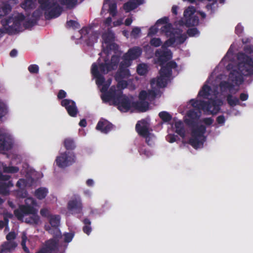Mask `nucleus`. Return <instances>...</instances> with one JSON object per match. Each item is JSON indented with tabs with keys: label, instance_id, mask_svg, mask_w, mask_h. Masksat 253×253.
Instances as JSON below:
<instances>
[{
	"label": "nucleus",
	"instance_id": "obj_1",
	"mask_svg": "<svg viewBox=\"0 0 253 253\" xmlns=\"http://www.w3.org/2000/svg\"><path fill=\"white\" fill-rule=\"evenodd\" d=\"M124 17L122 16L113 22L110 17L105 20L104 25L107 29L102 34L103 51L101 53V57L98 59L97 64H92L91 73L96 78V83L101 92V97L104 102L117 106L118 109L123 112H145L149 108L148 101L153 99L159 95L160 89L166 86L170 79V68H176V64L175 62H170L168 63L166 66L163 65L159 77L154 79L151 82L152 90L148 92L142 91L139 96V102H134L132 97L126 96L123 94L122 92V90L127 84L126 80L130 76L127 67L130 65L132 60L137 58L141 54V50L139 47L131 48L124 55L120 63L119 69L115 75V80L118 82L117 85L112 86L108 90V88L111 84V80L106 81L101 75L107 74L117 68L120 55L118 46L113 42L114 34L110 29L122 25Z\"/></svg>",
	"mask_w": 253,
	"mask_h": 253
},
{
	"label": "nucleus",
	"instance_id": "obj_2",
	"mask_svg": "<svg viewBox=\"0 0 253 253\" xmlns=\"http://www.w3.org/2000/svg\"><path fill=\"white\" fill-rule=\"evenodd\" d=\"M169 18L164 17L157 20L156 24L152 26L149 30L148 36H153L156 35L159 30L160 26H163L161 28V33L165 36L168 40L166 41L162 47V49L158 50L156 53L157 62L163 65L165 62L172 57V54L170 50L167 49L168 47L175 46L183 43L186 40V36L182 34L180 29H174L171 24H168Z\"/></svg>",
	"mask_w": 253,
	"mask_h": 253
},
{
	"label": "nucleus",
	"instance_id": "obj_3",
	"mask_svg": "<svg viewBox=\"0 0 253 253\" xmlns=\"http://www.w3.org/2000/svg\"><path fill=\"white\" fill-rule=\"evenodd\" d=\"M210 84L208 81L204 85L202 89L198 94L199 100H192L190 104L193 107V109L190 110L185 116V121L187 123L199 118L201 114L197 111L198 109H201L206 114H216L219 110L222 101L217 99L219 92L217 91H212L211 86L208 85Z\"/></svg>",
	"mask_w": 253,
	"mask_h": 253
},
{
	"label": "nucleus",
	"instance_id": "obj_4",
	"mask_svg": "<svg viewBox=\"0 0 253 253\" xmlns=\"http://www.w3.org/2000/svg\"><path fill=\"white\" fill-rule=\"evenodd\" d=\"M238 60V65L234 67L230 73L228 83L229 84L226 85L225 82L221 83L219 89L222 92L227 89L233 92L232 87L235 88V91H237L238 86L243 82V76L253 74V49L248 55L240 54Z\"/></svg>",
	"mask_w": 253,
	"mask_h": 253
},
{
	"label": "nucleus",
	"instance_id": "obj_5",
	"mask_svg": "<svg viewBox=\"0 0 253 253\" xmlns=\"http://www.w3.org/2000/svg\"><path fill=\"white\" fill-rule=\"evenodd\" d=\"M2 27L0 28V38L4 34L14 35L23 31L31 25L28 18L21 13H14L11 17L1 22Z\"/></svg>",
	"mask_w": 253,
	"mask_h": 253
},
{
	"label": "nucleus",
	"instance_id": "obj_6",
	"mask_svg": "<svg viewBox=\"0 0 253 253\" xmlns=\"http://www.w3.org/2000/svg\"><path fill=\"white\" fill-rule=\"evenodd\" d=\"M55 0H39L40 7L33 13V16L38 18L43 14L46 19L55 18L61 13V7L56 4Z\"/></svg>",
	"mask_w": 253,
	"mask_h": 253
},
{
	"label": "nucleus",
	"instance_id": "obj_7",
	"mask_svg": "<svg viewBox=\"0 0 253 253\" xmlns=\"http://www.w3.org/2000/svg\"><path fill=\"white\" fill-rule=\"evenodd\" d=\"M37 213L38 210L35 207H19L14 211L15 216L20 221H23L24 216L31 214L25 219V222L31 224L37 225L39 223L40 219Z\"/></svg>",
	"mask_w": 253,
	"mask_h": 253
},
{
	"label": "nucleus",
	"instance_id": "obj_8",
	"mask_svg": "<svg viewBox=\"0 0 253 253\" xmlns=\"http://www.w3.org/2000/svg\"><path fill=\"white\" fill-rule=\"evenodd\" d=\"M206 127L201 123L194 125L191 128L189 143L195 149L202 147L205 141Z\"/></svg>",
	"mask_w": 253,
	"mask_h": 253
},
{
	"label": "nucleus",
	"instance_id": "obj_9",
	"mask_svg": "<svg viewBox=\"0 0 253 253\" xmlns=\"http://www.w3.org/2000/svg\"><path fill=\"white\" fill-rule=\"evenodd\" d=\"M18 171V168L15 167H7L4 164L0 162V193L6 194L8 193V188L13 185L10 181H6L9 177L6 175L1 174L2 171L5 172L15 173Z\"/></svg>",
	"mask_w": 253,
	"mask_h": 253
},
{
	"label": "nucleus",
	"instance_id": "obj_10",
	"mask_svg": "<svg viewBox=\"0 0 253 253\" xmlns=\"http://www.w3.org/2000/svg\"><path fill=\"white\" fill-rule=\"evenodd\" d=\"M198 14H200L203 18L206 17V14L203 12H196L193 6H189L184 11V17L180 25H185L187 26H194L199 24V20L197 17Z\"/></svg>",
	"mask_w": 253,
	"mask_h": 253
},
{
	"label": "nucleus",
	"instance_id": "obj_11",
	"mask_svg": "<svg viewBox=\"0 0 253 253\" xmlns=\"http://www.w3.org/2000/svg\"><path fill=\"white\" fill-rule=\"evenodd\" d=\"M136 129L139 135L144 137L149 145H151L155 140V136L150 132L148 120H142L136 125Z\"/></svg>",
	"mask_w": 253,
	"mask_h": 253
},
{
	"label": "nucleus",
	"instance_id": "obj_12",
	"mask_svg": "<svg viewBox=\"0 0 253 253\" xmlns=\"http://www.w3.org/2000/svg\"><path fill=\"white\" fill-rule=\"evenodd\" d=\"M75 159V156L73 153L65 152L60 153L56 157L55 162L59 167L65 168L74 163Z\"/></svg>",
	"mask_w": 253,
	"mask_h": 253
},
{
	"label": "nucleus",
	"instance_id": "obj_13",
	"mask_svg": "<svg viewBox=\"0 0 253 253\" xmlns=\"http://www.w3.org/2000/svg\"><path fill=\"white\" fill-rule=\"evenodd\" d=\"M13 144L12 137L9 135H4L0 129V152L3 153L5 151L10 149Z\"/></svg>",
	"mask_w": 253,
	"mask_h": 253
},
{
	"label": "nucleus",
	"instance_id": "obj_14",
	"mask_svg": "<svg viewBox=\"0 0 253 253\" xmlns=\"http://www.w3.org/2000/svg\"><path fill=\"white\" fill-rule=\"evenodd\" d=\"M59 240L50 239L45 242L44 246L42 249L46 253H56L58 251Z\"/></svg>",
	"mask_w": 253,
	"mask_h": 253
},
{
	"label": "nucleus",
	"instance_id": "obj_15",
	"mask_svg": "<svg viewBox=\"0 0 253 253\" xmlns=\"http://www.w3.org/2000/svg\"><path fill=\"white\" fill-rule=\"evenodd\" d=\"M109 0H105V2L102 8V12H104L105 11H108L110 15L111 16V17H110L112 18V22H113L114 20H117L115 17L117 13V5L115 3H110ZM118 19V18H117V19Z\"/></svg>",
	"mask_w": 253,
	"mask_h": 253
},
{
	"label": "nucleus",
	"instance_id": "obj_16",
	"mask_svg": "<svg viewBox=\"0 0 253 253\" xmlns=\"http://www.w3.org/2000/svg\"><path fill=\"white\" fill-rule=\"evenodd\" d=\"M61 105L65 107L68 114L72 117H75L78 112L75 103L71 100L64 99L61 101Z\"/></svg>",
	"mask_w": 253,
	"mask_h": 253
},
{
	"label": "nucleus",
	"instance_id": "obj_17",
	"mask_svg": "<svg viewBox=\"0 0 253 253\" xmlns=\"http://www.w3.org/2000/svg\"><path fill=\"white\" fill-rule=\"evenodd\" d=\"M145 0H130L124 4L123 9L126 12H128L136 8L139 5L143 4Z\"/></svg>",
	"mask_w": 253,
	"mask_h": 253
},
{
	"label": "nucleus",
	"instance_id": "obj_18",
	"mask_svg": "<svg viewBox=\"0 0 253 253\" xmlns=\"http://www.w3.org/2000/svg\"><path fill=\"white\" fill-rule=\"evenodd\" d=\"M17 246V244L14 241H6L1 246V250L4 253L12 252Z\"/></svg>",
	"mask_w": 253,
	"mask_h": 253
},
{
	"label": "nucleus",
	"instance_id": "obj_19",
	"mask_svg": "<svg viewBox=\"0 0 253 253\" xmlns=\"http://www.w3.org/2000/svg\"><path fill=\"white\" fill-rule=\"evenodd\" d=\"M112 127V125L106 120L100 121L96 126V129L103 133H107Z\"/></svg>",
	"mask_w": 253,
	"mask_h": 253
},
{
	"label": "nucleus",
	"instance_id": "obj_20",
	"mask_svg": "<svg viewBox=\"0 0 253 253\" xmlns=\"http://www.w3.org/2000/svg\"><path fill=\"white\" fill-rule=\"evenodd\" d=\"M173 129L182 138H184V129L183 125L180 120H174V123L172 126Z\"/></svg>",
	"mask_w": 253,
	"mask_h": 253
},
{
	"label": "nucleus",
	"instance_id": "obj_21",
	"mask_svg": "<svg viewBox=\"0 0 253 253\" xmlns=\"http://www.w3.org/2000/svg\"><path fill=\"white\" fill-rule=\"evenodd\" d=\"M45 229L53 236L52 239L59 240L61 237V231L58 227H51L49 225H45Z\"/></svg>",
	"mask_w": 253,
	"mask_h": 253
},
{
	"label": "nucleus",
	"instance_id": "obj_22",
	"mask_svg": "<svg viewBox=\"0 0 253 253\" xmlns=\"http://www.w3.org/2000/svg\"><path fill=\"white\" fill-rule=\"evenodd\" d=\"M0 215H3V221H4L6 224V226H7L9 222V219H12L13 217V214L7 211L4 208V207H0Z\"/></svg>",
	"mask_w": 253,
	"mask_h": 253
},
{
	"label": "nucleus",
	"instance_id": "obj_23",
	"mask_svg": "<svg viewBox=\"0 0 253 253\" xmlns=\"http://www.w3.org/2000/svg\"><path fill=\"white\" fill-rule=\"evenodd\" d=\"M32 181V179L31 178H29L27 176L26 177V179L24 178L19 179V180L17 183V186L20 188L24 189L26 187L31 186Z\"/></svg>",
	"mask_w": 253,
	"mask_h": 253
},
{
	"label": "nucleus",
	"instance_id": "obj_24",
	"mask_svg": "<svg viewBox=\"0 0 253 253\" xmlns=\"http://www.w3.org/2000/svg\"><path fill=\"white\" fill-rule=\"evenodd\" d=\"M51 227H58L60 223V216L59 215H52L48 218Z\"/></svg>",
	"mask_w": 253,
	"mask_h": 253
},
{
	"label": "nucleus",
	"instance_id": "obj_25",
	"mask_svg": "<svg viewBox=\"0 0 253 253\" xmlns=\"http://www.w3.org/2000/svg\"><path fill=\"white\" fill-rule=\"evenodd\" d=\"M48 193V190L44 187H41L35 191V195L39 199H42L45 197Z\"/></svg>",
	"mask_w": 253,
	"mask_h": 253
},
{
	"label": "nucleus",
	"instance_id": "obj_26",
	"mask_svg": "<svg viewBox=\"0 0 253 253\" xmlns=\"http://www.w3.org/2000/svg\"><path fill=\"white\" fill-rule=\"evenodd\" d=\"M82 207H68V210L66 212L67 216L75 215L82 212Z\"/></svg>",
	"mask_w": 253,
	"mask_h": 253
},
{
	"label": "nucleus",
	"instance_id": "obj_27",
	"mask_svg": "<svg viewBox=\"0 0 253 253\" xmlns=\"http://www.w3.org/2000/svg\"><path fill=\"white\" fill-rule=\"evenodd\" d=\"M83 223L84 225L83 226V230L84 233L89 235L92 231L91 221L88 218H85L84 219Z\"/></svg>",
	"mask_w": 253,
	"mask_h": 253
},
{
	"label": "nucleus",
	"instance_id": "obj_28",
	"mask_svg": "<svg viewBox=\"0 0 253 253\" xmlns=\"http://www.w3.org/2000/svg\"><path fill=\"white\" fill-rule=\"evenodd\" d=\"M36 0H26L22 4V7L26 10H28L34 7Z\"/></svg>",
	"mask_w": 253,
	"mask_h": 253
},
{
	"label": "nucleus",
	"instance_id": "obj_29",
	"mask_svg": "<svg viewBox=\"0 0 253 253\" xmlns=\"http://www.w3.org/2000/svg\"><path fill=\"white\" fill-rule=\"evenodd\" d=\"M21 238H22V241H21V246H22V248L23 251L26 253H30V251H29V249L27 247L26 245L28 239H27V237L26 235V233L25 232L22 233Z\"/></svg>",
	"mask_w": 253,
	"mask_h": 253
},
{
	"label": "nucleus",
	"instance_id": "obj_30",
	"mask_svg": "<svg viewBox=\"0 0 253 253\" xmlns=\"http://www.w3.org/2000/svg\"><path fill=\"white\" fill-rule=\"evenodd\" d=\"M61 5H64L67 7L71 8L77 3V0H59Z\"/></svg>",
	"mask_w": 253,
	"mask_h": 253
},
{
	"label": "nucleus",
	"instance_id": "obj_31",
	"mask_svg": "<svg viewBox=\"0 0 253 253\" xmlns=\"http://www.w3.org/2000/svg\"><path fill=\"white\" fill-rule=\"evenodd\" d=\"M11 10L10 6L6 4H2L0 8V17L5 16Z\"/></svg>",
	"mask_w": 253,
	"mask_h": 253
},
{
	"label": "nucleus",
	"instance_id": "obj_32",
	"mask_svg": "<svg viewBox=\"0 0 253 253\" xmlns=\"http://www.w3.org/2000/svg\"><path fill=\"white\" fill-rule=\"evenodd\" d=\"M148 71V67L146 64H139L137 69V73L140 75H145Z\"/></svg>",
	"mask_w": 253,
	"mask_h": 253
},
{
	"label": "nucleus",
	"instance_id": "obj_33",
	"mask_svg": "<svg viewBox=\"0 0 253 253\" xmlns=\"http://www.w3.org/2000/svg\"><path fill=\"white\" fill-rule=\"evenodd\" d=\"M64 145L68 149H74L75 147L74 142L72 139L69 138L65 140Z\"/></svg>",
	"mask_w": 253,
	"mask_h": 253
},
{
	"label": "nucleus",
	"instance_id": "obj_34",
	"mask_svg": "<svg viewBox=\"0 0 253 253\" xmlns=\"http://www.w3.org/2000/svg\"><path fill=\"white\" fill-rule=\"evenodd\" d=\"M160 117L165 122L169 121L171 118V115L167 112H162L159 113Z\"/></svg>",
	"mask_w": 253,
	"mask_h": 253
},
{
	"label": "nucleus",
	"instance_id": "obj_35",
	"mask_svg": "<svg viewBox=\"0 0 253 253\" xmlns=\"http://www.w3.org/2000/svg\"><path fill=\"white\" fill-rule=\"evenodd\" d=\"M97 38L98 34L97 32H92L90 31L89 37L88 38V43H92L95 42L97 41Z\"/></svg>",
	"mask_w": 253,
	"mask_h": 253
},
{
	"label": "nucleus",
	"instance_id": "obj_36",
	"mask_svg": "<svg viewBox=\"0 0 253 253\" xmlns=\"http://www.w3.org/2000/svg\"><path fill=\"white\" fill-rule=\"evenodd\" d=\"M150 43L151 45L158 47L161 45L162 42L160 39L157 38H154L151 39L150 40Z\"/></svg>",
	"mask_w": 253,
	"mask_h": 253
},
{
	"label": "nucleus",
	"instance_id": "obj_37",
	"mask_svg": "<svg viewBox=\"0 0 253 253\" xmlns=\"http://www.w3.org/2000/svg\"><path fill=\"white\" fill-rule=\"evenodd\" d=\"M7 113V109L5 105L0 101V118L3 117Z\"/></svg>",
	"mask_w": 253,
	"mask_h": 253
},
{
	"label": "nucleus",
	"instance_id": "obj_38",
	"mask_svg": "<svg viewBox=\"0 0 253 253\" xmlns=\"http://www.w3.org/2000/svg\"><path fill=\"white\" fill-rule=\"evenodd\" d=\"M227 100L228 103L231 106L236 105L239 102V100L237 98L233 97L231 96H228Z\"/></svg>",
	"mask_w": 253,
	"mask_h": 253
},
{
	"label": "nucleus",
	"instance_id": "obj_39",
	"mask_svg": "<svg viewBox=\"0 0 253 253\" xmlns=\"http://www.w3.org/2000/svg\"><path fill=\"white\" fill-rule=\"evenodd\" d=\"M74 236V234L73 233H66L64 234V242L66 243L70 242Z\"/></svg>",
	"mask_w": 253,
	"mask_h": 253
},
{
	"label": "nucleus",
	"instance_id": "obj_40",
	"mask_svg": "<svg viewBox=\"0 0 253 253\" xmlns=\"http://www.w3.org/2000/svg\"><path fill=\"white\" fill-rule=\"evenodd\" d=\"M16 238V234L14 231H11L8 233V234L6 236V239L7 241H13Z\"/></svg>",
	"mask_w": 253,
	"mask_h": 253
},
{
	"label": "nucleus",
	"instance_id": "obj_41",
	"mask_svg": "<svg viewBox=\"0 0 253 253\" xmlns=\"http://www.w3.org/2000/svg\"><path fill=\"white\" fill-rule=\"evenodd\" d=\"M40 213L43 217L49 218L52 215L50 214V211L46 208H43L41 210Z\"/></svg>",
	"mask_w": 253,
	"mask_h": 253
},
{
	"label": "nucleus",
	"instance_id": "obj_42",
	"mask_svg": "<svg viewBox=\"0 0 253 253\" xmlns=\"http://www.w3.org/2000/svg\"><path fill=\"white\" fill-rule=\"evenodd\" d=\"M67 25L69 27L73 28H78L79 27V24L77 22L74 20H70L67 22Z\"/></svg>",
	"mask_w": 253,
	"mask_h": 253
},
{
	"label": "nucleus",
	"instance_id": "obj_43",
	"mask_svg": "<svg viewBox=\"0 0 253 253\" xmlns=\"http://www.w3.org/2000/svg\"><path fill=\"white\" fill-rule=\"evenodd\" d=\"M140 33L141 29L140 28L134 27L131 31V35L134 37H137L140 35Z\"/></svg>",
	"mask_w": 253,
	"mask_h": 253
},
{
	"label": "nucleus",
	"instance_id": "obj_44",
	"mask_svg": "<svg viewBox=\"0 0 253 253\" xmlns=\"http://www.w3.org/2000/svg\"><path fill=\"white\" fill-rule=\"evenodd\" d=\"M190 36L194 37L199 35V31L196 28L190 29L187 32Z\"/></svg>",
	"mask_w": 253,
	"mask_h": 253
},
{
	"label": "nucleus",
	"instance_id": "obj_45",
	"mask_svg": "<svg viewBox=\"0 0 253 253\" xmlns=\"http://www.w3.org/2000/svg\"><path fill=\"white\" fill-rule=\"evenodd\" d=\"M28 70L31 73H37L39 71V67L36 65H31L29 66Z\"/></svg>",
	"mask_w": 253,
	"mask_h": 253
},
{
	"label": "nucleus",
	"instance_id": "obj_46",
	"mask_svg": "<svg viewBox=\"0 0 253 253\" xmlns=\"http://www.w3.org/2000/svg\"><path fill=\"white\" fill-rule=\"evenodd\" d=\"M26 206H34L36 204V201L33 198H28L25 200Z\"/></svg>",
	"mask_w": 253,
	"mask_h": 253
},
{
	"label": "nucleus",
	"instance_id": "obj_47",
	"mask_svg": "<svg viewBox=\"0 0 253 253\" xmlns=\"http://www.w3.org/2000/svg\"><path fill=\"white\" fill-rule=\"evenodd\" d=\"M177 136L174 135L169 134L167 136V140L170 143L174 142L176 140Z\"/></svg>",
	"mask_w": 253,
	"mask_h": 253
},
{
	"label": "nucleus",
	"instance_id": "obj_48",
	"mask_svg": "<svg viewBox=\"0 0 253 253\" xmlns=\"http://www.w3.org/2000/svg\"><path fill=\"white\" fill-rule=\"evenodd\" d=\"M213 119L211 118H206V119H204L202 122L203 123H204V124H205L206 126H210L211 125V124H212V123H213Z\"/></svg>",
	"mask_w": 253,
	"mask_h": 253
},
{
	"label": "nucleus",
	"instance_id": "obj_49",
	"mask_svg": "<svg viewBox=\"0 0 253 253\" xmlns=\"http://www.w3.org/2000/svg\"><path fill=\"white\" fill-rule=\"evenodd\" d=\"M66 93L63 90H60L58 94L57 97L59 99H62L66 96Z\"/></svg>",
	"mask_w": 253,
	"mask_h": 253
},
{
	"label": "nucleus",
	"instance_id": "obj_50",
	"mask_svg": "<svg viewBox=\"0 0 253 253\" xmlns=\"http://www.w3.org/2000/svg\"><path fill=\"white\" fill-rule=\"evenodd\" d=\"M133 21V18L132 16H130L126 18L125 21V24L126 26H129Z\"/></svg>",
	"mask_w": 253,
	"mask_h": 253
},
{
	"label": "nucleus",
	"instance_id": "obj_51",
	"mask_svg": "<svg viewBox=\"0 0 253 253\" xmlns=\"http://www.w3.org/2000/svg\"><path fill=\"white\" fill-rule=\"evenodd\" d=\"M209 2H211L210 4L213 5L215 2H220L222 3L223 2V0H207ZM210 6V4L207 5V8H209V7Z\"/></svg>",
	"mask_w": 253,
	"mask_h": 253
},
{
	"label": "nucleus",
	"instance_id": "obj_52",
	"mask_svg": "<svg viewBox=\"0 0 253 253\" xmlns=\"http://www.w3.org/2000/svg\"><path fill=\"white\" fill-rule=\"evenodd\" d=\"M243 28L242 26L240 24H238L236 26V29H235L236 32L238 34L241 33L243 31Z\"/></svg>",
	"mask_w": 253,
	"mask_h": 253
},
{
	"label": "nucleus",
	"instance_id": "obj_53",
	"mask_svg": "<svg viewBox=\"0 0 253 253\" xmlns=\"http://www.w3.org/2000/svg\"><path fill=\"white\" fill-rule=\"evenodd\" d=\"M217 121L218 124L223 125L225 122V119L223 116H220L217 117Z\"/></svg>",
	"mask_w": 253,
	"mask_h": 253
},
{
	"label": "nucleus",
	"instance_id": "obj_54",
	"mask_svg": "<svg viewBox=\"0 0 253 253\" xmlns=\"http://www.w3.org/2000/svg\"><path fill=\"white\" fill-rule=\"evenodd\" d=\"M17 195L19 197H25L27 195V192L26 191H18Z\"/></svg>",
	"mask_w": 253,
	"mask_h": 253
},
{
	"label": "nucleus",
	"instance_id": "obj_55",
	"mask_svg": "<svg viewBox=\"0 0 253 253\" xmlns=\"http://www.w3.org/2000/svg\"><path fill=\"white\" fill-rule=\"evenodd\" d=\"M88 32H87V28H84L82 30H81V34H82V36H81V38L82 39H85V35L86 34H88Z\"/></svg>",
	"mask_w": 253,
	"mask_h": 253
},
{
	"label": "nucleus",
	"instance_id": "obj_56",
	"mask_svg": "<svg viewBox=\"0 0 253 253\" xmlns=\"http://www.w3.org/2000/svg\"><path fill=\"white\" fill-rule=\"evenodd\" d=\"M248 98V95L245 93H242L240 95V99L242 101H245Z\"/></svg>",
	"mask_w": 253,
	"mask_h": 253
},
{
	"label": "nucleus",
	"instance_id": "obj_57",
	"mask_svg": "<svg viewBox=\"0 0 253 253\" xmlns=\"http://www.w3.org/2000/svg\"><path fill=\"white\" fill-rule=\"evenodd\" d=\"M141 153L146 157H149L152 155V153L149 151L144 150Z\"/></svg>",
	"mask_w": 253,
	"mask_h": 253
},
{
	"label": "nucleus",
	"instance_id": "obj_58",
	"mask_svg": "<svg viewBox=\"0 0 253 253\" xmlns=\"http://www.w3.org/2000/svg\"><path fill=\"white\" fill-rule=\"evenodd\" d=\"M86 121L85 120H84V119L82 120L80 122L79 125L81 126L84 127V126H86Z\"/></svg>",
	"mask_w": 253,
	"mask_h": 253
},
{
	"label": "nucleus",
	"instance_id": "obj_59",
	"mask_svg": "<svg viewBox=\"0 0 253 253\" xmlns=\"http://www.w3.org/2000/svg\"><path fill=\"white\" fill-rule=\"evenodd\" d=\"M93 183H94V181L92 179H89L86 181V184L88 186H92L93 185Z\"/></svg>",
	"mask_w": 253,
	"mask_h": 253
},
{
	"label": "nucleus",
	"instance_id": "obj_60",
	"mask_svg": "<svg viewBox=\"0 0 253 253\" xmlns=\"http://www.w3.org/2000/svg\"><path fill=\"white\" fill-rule=\"evenodd\" d=\"M178 7L177 6L174 5L172 7V12L174 14H177V10L178 9Z\"/></svg>",
	"mask_w": 253,
	"mask_h": 253
},
{
	"label": "nucleus",
	"instance_id": "obj_61",
	"mask_svg": "<svg viewBox=\"0 0 253 253\" xmlns=\"http://www.w3.org/2000/svg\"><path fill=\"white\" fill-rule=\"evenodd\" d=\"M17 52L16 50H12L10 53V56L11 57H14L16 55H17Z\"/></svg>",
	"mask_w": 253,
	"mask_h": 253
},
{
	"label": "nucleus",
	"instance_id": "obj_62",
	"mask_svg": "<svg viewBox=\"0 0 253 253\" xmlns=\"http://www.w3.org/2000/svg\"><path fill=\"white\" fill-rule=\"evenodd\" d=\"M4 226H6V224L2 220H0V229H2L4 228Z\"/></svg>",
	"mask_w": 253,
	"mask_h": 253
},
{
	"label": "nucleus",
	"instance_id": "obj_63",
	"mask_svg": "<svg viewBox=\"0 0 253 253\" xmlns=\"http://www.w3.org/2000/svg\"><path fill=\"white\" fill-rule=\"evenodd\" d=\"M36 253H46L43 250H42V248L40 249L38 252H37Z\"/></svg>",
	"mask_w": 253,
	"mask_h": 253
},
{
	"label": "nucleus",
	"instance_id": "obj_64",
	"mask_svg": "<svg viewBox=\"0 0 253 253\" xmlns=\"http://www.w3.org/2000/svg\"><path fill=\"white\" fill-rule=\"evenodd\" d=\"M17 2V0H10L9 3L10 4H16Z\"/></svg>",
	"mask_w": 253,
	"mask_h": 253
}]
</instances>
